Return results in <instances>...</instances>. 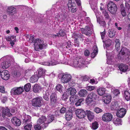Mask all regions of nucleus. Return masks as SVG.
Instances as JSON below:
<instances>
[{"label": "nucleus", "instance_id": "f257e3e1", "mask_svg": "<svg viewBox=\"0 0 130 130\" xmlns=\"http://www.w3.org/2000/svg\"><path fill=\"white\" fill-rule=\"evenodd\" d=\"M88 62L86 61L85 59L82 57H76L72 63L70 64L71 66L76 67L83 68L86 66Z\"/></svg>", "mask_w": 130, "mask_h": 130}, {"label": "nucleus", "instance_id": "f03ea898", "mask_svg": "<svg viewBox=\"0 0 130 130\" xmlns=\"http://www.w3.org/2000/svg\"><path fill=\"white\" fill-rule=\"evenodd\" d=\"M3 61L1 64L2 68L4 69H6L8 68L10 65V61L13 62L14 60L13 57H4L0 59V62Z\"/></svg>", "mask_w": 130, "mask_h": 130}, {"label": "nucleus", "instance_id": "7ed1b4c3", "mask_svg": "<svg viewBox=\"0 0 130 130\" xmlns=\"http://www.w3.org/2000/svg\"><path fill=\"white\" fill-rule=\"evenodd\" d=\"M42 101L43 99L41 97H36L32 100V105L35 109H37L42 105Z\"/></svg>", "mask_w": 130, "mask_h": 130}, {"label": "nucleus", "instance_id": "20e7f679", "mask_svg": "<svg viewBox=\"0 0 130 130\" xmlns=\"http://www.w3.org/2000/svg\"><path fill=\"white\" fill-rule=\"evenodd\" d=\"M44 41L38 39H36V41L34 44L35 50L39 51L46 46V45L44 44Z\"/></svg>", "mask_w": 130, "mask_h": 130}, {"label": "nucleus", "instance_id": "39448f33", "mask_svg": "<svg viewBox=\"0 0 130 130\" xmlns=\"http://www.w3.org/2000/svg\"><path fill=\"white\" fill-rule=\"evenodd\" d=\"M129 53V50L126 47H123L122 48L117 56L119 60H122L125 58V56Z\"/></svg>", "mask_w": 130, "mask_h": 130}, {"label": "nucleus", "instance_id": "423d86ee", "mask_svg": "<svg viewBox=\"0 0 130 130\" xmlns=\"http://www.w3.org/2000/svg\"><path fill=\"white\" fill-rule=\"evenodd\" d=\"M108 10L112 14H114L117 11V8L116 5L112 2H110L107 5Z\"/></svg>", "mask_w": 130, "mask_h": 130}, {"label": "nucleus", "instance_id": "0eeeda50", "mask_svg": "<svg viewBox=\"0 0 130 130\" xmlns=\"http://www.w3.org/2000/svg\"><path fill=\"white\" fill-rule=\"evenodd\" d=\"M24 91L23 87H15L12 88L11 91L12 95H18L21 94Z\"/></svg>", "mask_w": 130, "mask_h": 130}, {"label": "nucleus", "instance_id": "6e6552de", "mask_svg": "<svg viewBox=\"0 0 130 130\" xmlns=\"http://www.w3.org/2000/svg\"><path fill=\"white\" fill-rule=\"evenodd\" d=\"M72 78V76L70 74L65 73L62 76L61 81L62 83H67L70 81Z\"/></svg>", "mask_w": 130, "mask_h": 130}, {"label": "nucleus", "instance_id": "1a4fd4ad", "mask_svg": "<svg viewBox=\"0 0 130 130\" xmlns=\"http://www.w3.org/2000/svg\"><path fill=\"white\" fill-rule=\"evenodd\" d=\"M102 120L105 122H109L111 121L113 118V115L109 113H104L102 116Z\"/></svg>", "mask_w": 130, "mask_h": 130}, {"label": "nucleus", "instance_id": "9d476101", "mask_svg": "<svg viewBox=\"0 0 130 130\" xmlns=\"http://www.w3.org/2000/svg\"><path fill=\"white\" fill-rule=\"evenodd\" d=\"M76 116L79 118H84L85 117L86 113L83 110L81 109H78L75 111Z\"/></svg>", "mask_w": 130, "mask_h": 130}, {"label": "nucleus", "instance_id": "9b49d317", "mask_svg": "<svg viewBox=\"0 0 130 130\" xmlns=\"http://www.w3.org/2000/svg\"><path fill=\"white\" fill-rule=\"evenodd\" d=\"M22 118L23 120V123L24 125L31 123V117L29 115H26L25 113H23Z\"/></svg>", "mask_w": 130, "mask_h": 130}, {"label": "nucleus", "instance_id": "f8f14e48", "mask_svg": "<svg viewBox=\"0 0 130 130\" xmlns=\"http://www.w3.org/2000/svg\"><path fill=\"white\" fill-rule=\"evenodd\" d=\"M97 98V95L96 94L92 92L88 95L86 99V101L87 103H89L93 100H95Z\"/></svg>", "mask_w": 130, "mask_h": 130}, {"label": "nucleus", "instance_id": "ddd939ff", "mask_svg": "<svg viewBox=\"0 0 130 130\" xmlns=\"http://www.w3.org/2000/svg\"><path fill=\"white\" fill-rule=\"evenodd\" d=\"M68 17V15L66 12H62L59 15L58 20L61 22H63Z\"/></svg>", "mask_w": 130, "mask_h": 130}, {"label": "nucleus", "instance_id": "4468645a", "mask_svg": "<svg viewBox=\"0 0 130 130\" xmlns=\"http://www.w3.org/2000/svg\"><path fill=\"white\" fill-rule=\"evenodd\" d=\"M2 115L3 118H4L5 116L8 117H10L12 114L10 112L9 109L7 107L2 108Z\"/></svg>", "mask_w": 130, "mask_h": 130}, {"label": "nucleus", "instance_id": "2eb2a0df", "mask_svg": "<svg viewBox=\"0 0 130 130\" xmlns=\"http://www.w3.org/2000/svg\"><path fill=\"white\" fill-rule=\"evenodd\" d=\"M1 78L5 80H7L10 77L9 72L7 70H4L1 72Z\"/></svg>", "mask_w": 130, "mask_h": 130}, {"label": "nucleus", "instance_id": "dca6fc26", "mask_svg": "<svg viewBox=\"0 0 130 130\" xmlns=\"http://www.w3.org/2000/svg\"><path fill=\"white\" fill-rule=\"evenodd\" d=\"M126 113V109L124 108H122L117 111L116 115L118 117L122 118L124 116Z\"/></svg>", "mask_w": 130, "mask_h": 130}, {"label": "nucleus", "instance_id": "f3484780", "mask_svg": "<svg viewBox=\"0 0 130 130\" xmlns=\"http://www.w3.org/2000/svg\"><path fill=\"white\" fill-rule=\"evenodd\" d=\"M46 70L43 68H39L36 72L37 75L39 77H43L44 76Z\"/></svg>", "mask_w": 130, "mask_h": 130}, {"label": "nucleus", "instance_id": "a211bd4d", "mask_svg": "<svg viewBox=\"0 0 130 130\" xmlns=\"http://www.w3.org/2000/svg\"><path fill=\"white\" fill-rule=\"evenodd\" d=\"M50 55L51 56V58L55 59L56 60H57L58 58L59 53L56 51H54L53 50H52L50 52Z\"/></svg>", "mask_w": 130, "mask_h": 130}, {"label": "nucleus", "instance_id": "6ab92c4d", "mask_svg": "<svg viewBox=\"0 0 130 130\" xmlns=\"http://www.w3.org/2000/svg\"><path fill=\"white\" fill-rule=\"evenodd\" d=\"M81 30L86 35H90L91 34V31L88 25L86 26L85 28L82 29Z\"/></svg>", "mask_w": 130, "mask_h": 130}, {"label": "nucleus", "instance_id": "aec40b11", "mask_svg": "<svg viewBox=\"0 0 130 130\" xmlns=\"http://www.w3.org/2000/svg\"><path fill=\"white\" fill-rule=\"evenodd\" d=\"M15 37V36H8L6 38V40L10 42L9 43L12 46H13V45L14 44V42L16 41Z\"/></svg>", "mask_w": 130, "mask_h": 130}, {"label": "nucleus", "instance_id": "412c9836", "mask_svg": "<svg viewBox=\"0 0 130 130\" xmlns=\"http://www.w3.org/2000/svg\"><path fill=\"white\" fill-rule=\"evenodd\" d=\"M86 114L89 120L91 121L94 118V115L93 113L90 110H87L86 111Z\"/></svg>", "mask_w": 130, "mask_h": 130}, {"label": "nucleus", "instance_id": "4be33fe9", "mask_svg": "<svg viewBox=\"0 0 130 130\" xmlns=\"http://www.w3.org/2000/svg\"><path fill=\"white\" fill-rule=\"evenodd\" d=\"M119 68L120 71L123 72L126 71L128 69V66L125 64L121 63L119 64Z\"/></svg>", "mask_w": 130, "mask_h": 130}, {"label": "nucleus", "instance_id": "5701e85b", "mask_svg": "<svg viewBox=\"0 0 130 130\" xmlns=\"http://www.w3.org/2000/svg\"><path fill=\"white\" fill-rule=\"evenodd\" d=\"M7 11L9 14L13 15L15 13L16 9L14 7L12 6L8 7Z\"/></svg>", "mask_w": 130, "mask_h": 130}, {"label": "nucleus", "instance_id": "b1692460", "mask_svg": "<svg viewBox=\"0 0 130 130\" xmlns=\"http://www.w3.org/2000/svg\"><path fill=\"white\" fill-rule=\"evenodd\" d=\"M51 102L53 105L55 104L57 101V96L56 93H52L50 96Z\"/></svg>", "mask_w": 130, "mask_h": 130}, {"label": "nucleus", "instance_id": "393cba45", "mask_svg": "<svg viewBox=\"0 0 130 130\" xmlns=\"http://www.w3.org/2000/svg\"><path fill=\"white\" fill-rule=\"evenodd\" d=\"M11 121L14 124L18 126H19L21 124V121L16 117L12 118L11 119Z\"/></svg>", "mask_w": 130, "mask_h": 130}, {"label": "nucleus", "instance_id": "a878e982", "mask_svg": "<svg viewBox=\"0 0 130 130\" xmlns=\"http://www.w3.org/2000/svg\"><path fill=\"white\" fill-rule=\"evenodd\" d=\"M106 90L105 88L100 87L97 89V92L99 95L102 96L105 93Z\"/></svg>", "mask_w": 130, "mask_h": 130}, {"label": "nucleus", "instance_id": "bb28decb", "mask_svg": "<svg viewBox=\"0 0 130 130\" xmlns=\"http://www.w3.org/2000/svg\"><path fill=\"white\" fill-rule=\"evenodd\" d=\"M76 91L75 88L70 87L66 91V93L68 95H73L76 93Z\"/></svg>", "mask_w": 130, "mask_h": 130}, {"label": "nucleus", "instance_id": "cd10ccee", "mask_svg": "<svg viewBox=\"0 0 130 130\" xmlns=\"http://www.w3.org/2000/svg\"><path fill=\"white\" fill-rule=\"evenodd\" d=\"M123 95L127 101L129 100L130 99V91L127 89L124 91Z\"/></svg>", "mask_w": 130, "mask_h": 130}, {"label": "nucleus", "instance_id": "c85d7f7f", "mask_svg": "<svg viewBox=\"0 0 130 130\" xmlns=\"http://www.w3.org/2000/svg\"><path fill=\"white\" fill-rule=\"evenodd\" d=\"M41 88L38 85L36 84L34 85L33 87V91L35 92H39L41 90Z\"/></svg>", "mask_w": 130, "mask_h": 130}, {"label": "nucleus", "instance_id": "c756f323", "mask_svg": "<svg viewBox=\"0 0 130 130\" xmlns=\"http://www.w3.org/2000/svg\"><path fill=\"white\" fill-rule=\"evenodd\" d=\"M104 101L106 104L109 103L111 100V97L110 95H106L104 97Z\"/></svg>", "mask_w": 130, "mask_h": 130}, {"label": "nucleus", "instance_id": "7c9ffc66", "mask_svg": "<svg viewBox=\"0 0 130 130\" xmlns=\"http://www.w3.org/2000/svg\"><path fill=\"white\" fill-rule=\"evenodd\" d=\"M117 103L116 101L112 102L110 105V108L111 110H117L118 109Z\"/></svg>", "mask_w": 130, "mask_h": 130}, {"label": "nucleus", "instance_id": "2f4dec72", "mask_svg": "<svg viewBox=\"0 0 130 130\" xmlns=\"http://www.w3.org/2000/svg\"><path fill=\"white\" fill-rule=\"evenodd\" d=\"M78 99V95H76L74 96L72 95L70 97V100L71 103H73L77 101Z\"/></svg>", "mask_w": 130, "mask_h": 130}, {"label": "nucleus", "instance_id": "473e14b6", "mask_svg": "<svg viewBox=\"0 0 130 130\" xmlns=\"http://www.w3.org/2000/svg\"><path fill=\"white\" fill-rule=\"evenodd\" d=\"M65 118L67 120H70L72 117V113L71 112H68L65 114Z\"/></svg>", "mask_w": 130, "mask_h": 130}, {"label": "nucleus", "instance_id": "72a5a7b5", "mask_svg": "<svg viewBox=\"0 0 130 130\" xmlns=\"http://www.w3.org/2000/svg\"><path fill=\"white\" fill-rule=\"evenodd\" d=\"M39 78L37 75H33L30 78V82L32 83H35L38 81Z\"/></svg>", "mask_w": 130, "mask_h": 130}, {"label": "nucleus", "instance_id": "f704fd0d", "mask_svg": "<svg viewBox=\"0 0 130 130\" xmlns=\"http://www.w3.org/2000/svg\"><path fill=\"white\" fill-rule=\"evenodd\" d=\"M46 117L45 116H42L37 121V123L38 124H41L44 123L46 121Z\"/></svg>", "mask_w": 130, "mask_h": 130}, {"label": "nucleus", "instance_id": "c9c22d12", "mask_svg": "<svg viewBox=\"0 0 130 130\" xmlns=\"http://www.w3.org/2000/svg\"><path fill=\"white\" fill-rule=\"evenodd\" d=\"M87 93V91L85 90H81L79 92V95L81 96H86Z\"/></svg>", "mask_w": 130, "mask_h": 130}, {"label": "nucleus", "instance_id": "e433bc0d", "mask_svg": "<svg viewBox=\"0 0 130 130\" xmlns=\"http://www.w3.org/2000/svg\"><path fill=\"white\" fill-rule=\"evenodd\" d=\"M113 122L116 125H119L121 124V119L119 118H115L114 119Z\"/></svg>", "mask_w": 130, "mask_h": 130}, {"label": "nucleus", "instance_id": "4c0bfd02", "mask_svg": "<svg viewBox=\"0 0 130 130\" xmlns=\"http://www.w3.org/2000/svg\"><path fill=\"white\" fill-rule=\"evenodd\" d=\"M82 35L81 34H78L76 33H73L72 35V37L74 40H77L78 38H82Z\"/></svg>", "mask_w": 130, "mask_h": 130}, {"label": "nucleus", "instance_id": "58836bf2", "mask_svg": "<svg viewBox=\"0 0 130 130\" xmlns=\"http://www.w3.org/2000/svg\"><path fill=\"white\" fill-rule=\"evenodd\" d=\"M56 60L55 59L51 58L50 60L49 61L50 65H54L58 64V62L56 61Z\"/></svg>", "mask_w": 130, "mask_h": 130}, {"label": "nucleus", "instance_id": "ea45409f", "mask_svg": "<svg viewBox=\"0 0 130 130\" xmlns=\"http://www.w3.org/2000/svg\"><path fill=\"white\" fill-rule=\"evenodd\" d=\"M94 48H95L93 52L91 54L92 57H94L95 56L98 52V48L96 46H94Z\"/></svg>", "mask_w": 130, "mask_h": 130}, {"label": "nucleus", "instance_id": "a19ab883", "mask_svg": "<svg viewBox=\"0 0 130 130\" xmlns=\"http://www.w3.org/2000/svg\"><path fill=\"white\" fill-rule=\"evenodd\" d=\"M31 87V84L29 83H28L24 86V89L26 92H28L30 90Z\"/></svg>", "mask_w": 130, "mask_h": 130}, {"label": "nucleus", "instance_id": "79ce46f5", "mask_svg": "<svg viewBox=\"0 0 130 130\" xmlns=\"http://www.w3.org/2000/svg\"><path fill=\"white\" fill-rule=\"evenodd\" d=\"M115 41L116 44L115 45V47L117 48V50L118 51L119 50V48L120 46V42L119 39H115Z\"/></svg>", "mask_w": 130, "mask_h": 130}, {"label": "nucleus", "instance_id": "37998d69", "mask_svg": "<svg viewBox=\"0 0 130 130\" xmlns=\"http://www.w3.org/2000/svg\"><path fill=\"white\" fill-rule=\"evenodd\" d=\"M98 124L96 122H94L92 124L91 128L93 129H96L98 127Z\"/></svg>", "mask_w": 130, "mask_h": 130}, {"label": "nucleus", "instance_id": "c03bdc74", "mask_svg": "<svg viewBox=\"0 0 130 130\" xmlns=\"http://www.w3.org/2000/svg\"><path fill=\"white\" fill-rule=\"evenodd\" d=\"M63 87V86L60 84H58L56 87V90L60 93L62 92Z\"/></svg>", "mask_w": 130, "mask_h": 130}, {"label": "nucleus", "instance_id": "a18cd8bd", "mask_svg": "<svg viewBox=\"0 0 130 130\" xmlns=\"http://www.w3.org/2000/svg\"><path fill=\"white\" fill-rule=\"evenodd\" d=\"M25 125L24 127L25 130H31L32 127V125L30 123Z\"/></svg>", "mask_w": 130, "mask_h": 130}, {"label": "nucleus", "instance_id": "49530a36", "mask_svg": "<svg viewBox=\"0 0 130 130\" xmlns=\"http://www.w3.org/2000/svg\"><path fill=\"white\" fill-rule=\"evenodd\" d=\"M103 87H106V88H112L113 86L111 85L108 82H104L103 84Z\"/></svg>", "mask_w": 130, "mask_h": 130}, {"label": "nucleus", "instance_id": "de8ad7c7", "mask_svg": "<svg viewBox=\"0 0 130 130\" xmlns=\"http://www.w3.org/2000/svg\"><path fill=\"white\" fill-rule=\"evenodd\" d=\"M28 41L30 43H34L36 41V39H35L33 36H30L28 38Z\"/></svg>", "mask_w": 130, "mask_h": 130}, {"label": "nucleus", "instance_id": "09e8293b", "mask_svg": "<svg viewBox=\"0 0 130 130\" xmlns=\"http://www.w3.org/2000/svg\"><path fill=\"white\" fill-rule=\"evenodd\" d=\"M103 15L105 17V18L106 19H109V17L108 15V13L105 10H104L102 11Z\"/></svg>", "mask_w": 130, "mask_h": 130}, {"label": "nucleus", "instance_id": "8fccbe9b", "mask_svg": "<svg viewBox=\"0 0 130 130\" xmlns=\"http://www.w3.org/2000/svg\"><path fill=\"white\" fill-rule=\"evenodd\" d=\"M65 32H64L62 29H60L59 31V33L57 34V36L63 37L65 35Z\"/></svg>", "mask_w": 130, "mask_h": 130}, {"label": "nucleus", "instance_id": "3c124183", "mask_svg": "<svg viewBox=\"0 0 130 130\" xmlns=\"http://www.w3.org/2000/svg\"><path fill=\"white\" fill-rule=\"evenodd\" d=\"M111 92L115 95H117L119 94L120 92L119 90L118 89H113L112 88L111 89Z\"/></svg>", "mask_w": 130, "mask_h": 130}, {"label": "nucleus", "instance_id": "603ef678", "mask_svg": "<svg viewBox=\"0 0 130 130\" xmlns=\"http://www.w3.org/2000/svg\"><path fill=\"white\" fill-rule=\"evenodd\" d=\"M69 10H71L72 12H74L76 11V7L75 5H73L69 8Z\"/></svg>", "mask_w": 130, "mask_h": 130}, {"label": "nucleus", "instance_id": "864d4df0", "mask_svg": "<svg viewBox=\"0 0 130 130\" xmlns=\"http://www.w3.org/2000/svg\"><path fill=\"white\" fill-rule=\"evenodd\" d=\"M84 100L83 99H79L75 104L76 106H80L81 103Z\"/></svg>", "mask_w": 130, "mask_h": 130}, {"label": "nucleus", "instance_id": "5fc2aeb1", "mask_svg": "<svg viewBox=\"0 0 130 130\" xmlns=\"http://www.w3.org/2000/svg\"><path fill=\"white\" fill-rule=\"evenodd\" d=\"M111 40L108 39L106 41V47H107L110 46L111 44Z\"/></svg>", "mask_w": 130, "mask_h": 130}, {"label": "nucleus", "instance_id": "6e6d98bb", "mask_svg": "<svg viewBox=\"0 0 130 130\" xmlns=\"http://www.w3.org/2000/svg\"><path fill=\"white\" fill-rule=\"evenodd\" d=\"M68 5L69 8L73 5H75V4L74 3H72V0H69L68 3Z\"/></svg>", "mask_w": 130, "mask_h": 130}, {"label": "nucleus", "instance_id": "4d7b16f0", "mask_svg": "<svg viewBox=\"0 0 130 130\" xmlns=\"http://www.w3.org/2000/svg\"><path fill=\"white\" fill-rule=\"evenodd\" d=\"M95 88V87L93 86H89L86 87V89L89 91H91L94 90Z\"/></svg>", "mask_w": 130, "mask_h": 130}, {"label": "nucleus", "instance_id": "13d9d810", "mask_svg": "<svg viewBox=\"0 0 130 130\" xmlns=\"http://www.w3.org/2000/svg\"><path fill=\"white\" fill-rule=\"evenodd\" d=\"M94 111L96 113H99L101 112L102 110V109L98 107H96L94 109Z\"/></svg>", "mask_w": 130, "mask_h": 130}, {"label": "nucleus", "instance_id": "bf43d9fd", "mask_svg": "<svg viewBox=\"0 0 130 130\" xmlns=\"http://www.w3.org/2000/svg\"><path fill=\"white\" fill-rule=\"evenodd\" d=\"M89 82L92 84H97L98 83V82L97 80H95L94 79H91L89 80Z\"/></svg>", "mask_w": 130, "mask_h": 130}, {"label": "nucleus", "instance_id": "052dcab7", "mask_svg": "<svg viewBox=\"0 0 130 130\" xmlns=\"http://www.w3.org/2000/svg\"><path fill=\"white\" fill-rule=\"evenodd\" d=\"M108 36L110 38H112L114 37L115 36V34L111 31H109L108 32Z\"/></svg>", "mask_w": 130, "mask_h": 130}, {"label": "nucleus", "instance_id": "680f3d73", "mask_svg": "<svg viewBox=\"0 0 130 130\" xmlns=\"http://www.w3.org/2000/svg\"><path fill=\"white\" fill-rule=\"evenodd\" d=\"M121 13L123 17H124L126 15V12L124 9L122 8L121 10Z\"/></svg>", "mask_w": 130, "mask_h": 130}, {"label": "nucleus", "instance_id": "e2e57ef3", "mask_svg": "<svg viewBox=\"0 0 130 130\" xmlns=\"http://www.w3.org/2000/svg\"><path fill=\"white\" fill-rule=\"evenodd\" d=\"M74 130H85V129L82 127L78 125L74 129Z\"/></svg>", "mask_w": 130, "mask_h": 130}, {"label": "nucleus", "instance_id": "0e129e2a", "mask_svg": "<svg viewBox=\"0 0 130 130\" xmlns=\"http://www.w3.org/2000/svg\"><path fill=\"white\" fill-rule=\"evenodd\" d=\"M66 109L65 108L63 107L60 110V112L61 113H63L66 112Z\"/></svg>", "mask_w": 130, "mask_h": 130}, {"label": "nucleus", "instance_id": "69168bd1", "mask_svg": "<svg viewBox=\"0 0 130 130\" xmlns=\"http://www.w3.org/2000/svg\"><path fill=\"white\" fill-rule=\"evenodd\" d=\"M13 74L15 76L18 77L21 74L19 71H15L14 72Z\"/></svg>", "mask_w": 130, "mask_h": 130}, {"label": "nucleus", "instance_id": "338daca9", "mask_svg": "<svg viewBox=\"0 0 130 130\" xmlns=\"http://www.w3.org/2000/svg\"><path fill=\"white\" fill-rule=\"evenodd\" d=\"M48 94H46L43 96L44 99L48 101L49 99Z\"/></svg>", "mask_w": 130, "mask_h": 130}, {"label": "nucleus", "instance_id": "774afa93", "mask_svg": "<svg viewBox=\"0 0 130 130\" xmlns=\"http://www.w3.org/2000/svg\"><path fill=\"white\" fill-rule=\"evenodd\" d=\"M74 45L78 47L79 46V42L77 41V40H74Z\"/></svg>", "mask_w": 130, "mask_h": 130}]
</instances>
